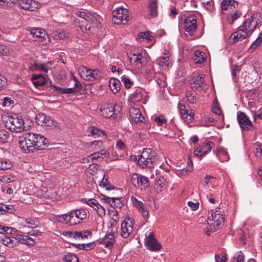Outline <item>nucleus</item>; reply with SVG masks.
Listing matches in <instances>:
<instances>
[{
	"label": "nucleus",
	"instance_id": "10",
	"mask_svg": "<svg viewBox=\"0 0 262 262\" xmlns=\"http://www.w3.org/2000/svg\"><path fill=\"white\" fill-rule=\"evenodd\" d=\"M80 76L85 80L92 81L98 79L101 76V72L97 69L91 70L85 67L79 69Z\"/></svg>",
	"mask_w": 262,
	"mask_h": 262
},
{
	"label": "nucleus",
	"instance_id": "13",
	"mask_svg": "<svg viewBox=\"0 0 262 262\" xmlns=\"http://www.w3.org/2000/svg\"><path fill=\"white\" fill-rule=\"evenodd\" d=\"M204 77L203 74H198L192 77L190 82L192 90L201 91L207 89Z\"/></svg>",
	"mask_w": 262,
	"mask_h": 262
},
{
	"label": "nucleus",
	"instance_id": "31",
	"mask_svg": "<svg viewBox=\"0 0 262 262\" xmlns=\"http://www.w3.org/2000/svg\"><path fill=\"white\" fill-rule=\"evenodd\" d=\"M120 81L115 78H112L110 80L109 87L111 91L114 94L120 90Z\"/></svg>",
	"mask_w": 262,
	"mask_h": 262
},
{
	"label": "nucleus",
	"instance_id": "54",
	"mask_svg": "<svg viewBox=\"0 0 262 262\" xmlns=\"http://www.w3.org/2000/svg\"><path fill=\"white\" fill-rule=\"evenodd\" d=\"M82 200L90 206L94 208V210L95 208H96V206L99 204L98 201L95 199H90L87 200L86 199H82Z\"/></svg>",
	"mask_w": 262,
	"mask_h": 262
},
{
	"label": "nucleus",
	"instance_id": "2",
	"mask_svg": "<svg viewBox=\"0 0 262 262\" xmlns=\"http://www.w3.org/2000/svg\"><path fill=\"white\" fill-rule=\"evenodd\" d=\"M138 165L142 168H151L160 165L157 153L151 148H144L141 155L138 156Z\"/></svg>",
	"mask_w": 262,
	"mask_h": 262
},
{
	"label": "nucleus",
	"instance_id": "11",
	"mask_svg": "<svg viewBox=\"0 0 262 262\" xmlns=\"http://www.w3.org/2000/svg\"><path fill=\"white\" fill-rule=\"evenodd\" d=\"M237 120L241 128L244 131L253 130L254 127L248 116L242 112L237 113Z\"/></svg>",
	"mask_w": 262,
	"mask_h": 262
},
{
	"label": "nucleus",
	"instance_id": "62",
	"mask_svg": "<svg viewBox=\"0 0 262 262\" xmlns=\"http://www.w3.org/2000/svg\"><path fill=\"white\" fill-rule=\"evenodd\" d=\"M36 68L45 73H47L49 69L45 64H35Z\"/></svg>",
	"mask_w": 262,
	"mask_h": 262
},
{
	"label": "nucleus",
	"instance_id": "37",
	"mask_svg": "<svg viewBox=\"0 0 262 262\" xmlns=\"http://www.w3.org/2000/svg\"><path fill=\"white\" fill-rule=\"evenodd\" d=\"M143 97L142 90L140 89L136 90V91L129 97L131 101L136 102L140 101Z\"/></svg>",
	"mask_w": 262,
	"mask_h": 262
},
{
	"label": "nucleus",
	"instance_id": "64",
	"mask_svg": "<svg viewBox=\"0 0 262 262\" xmlns=\"http://www.w3.org/2000/svg\"><path fill=\"white\" fill-rule=\"evenodd\" d=\"M212 112L215 114L220 115L221 113V111L218 106L217 103H214L212 107Z\"/></svg>",
	"mask_w": 262,
	"mask_h": 262
},
{
	"label": "nucleus",
	"instance_id": "47",
	"mask_svg": "<svg viewBox=\"0 0 262 262\" xmlns=\"http://www.w3.org/2000/svg\"><path fill=\"white\" fill-rule=\"evenodd\" d=\"M90 134V135L94 136L95 137L100 136V134H102L103 135L105 136V134L104 133L103 131L100 130L98 128L94 126H92L91 127Z\"/></svg>",
	"mask_w": 262,
	"mask_h": 262
},
{
	"label": "nucleus",
	"instance_id": "17",
	"mask_svg": "<svg viewBox=\"0 0 262 262\" xmlns=\"http://www.w3.org/2000/svg\"><path fill=\"white\" fill-rule=\"evenodd\" d=\"M75 80V87L73 88H62L53 85L56 91H57L60 94H73L77 93L80 91L81 88V85L80 82L76 79Z\"/></svg>",
	"mask_w": 262,
	"mask_h": 262
},
{
	"label": "nucleus",
	"instance_id": "51",
	"mask_svg": "<svg viewBox=\"0 0 262 262\" xmlns=\"http://www.w3.org/2000/svg\"><path fill=\"white\" fill-rule=\"evenodd\" d=\"M214 144L213 142L206 143L202 148L203 154H206L208 151H210L211 148L214 146Z\"/></svg>",
	"mask_w": 262,
	"mask_h": 262
},
{
	"label": "nucleus",
	"instance_id": "40",
	"mask_svg": "<svg viewBox=\"0 0 262 262\" xmlns=\"http://www.w3.org/2000/svg\"><path fill=\"white\" fill-rule=\"evenodd\" d=\"M157 62L160 66L166 69L168 67L170 63L169 58L168 56L161 57L157 59Z\"/></svg>",
	"mask_w": 262,
	"mask_h": 262
},
{
	"label": "nucleus",
	"instance_id": "29",
	"mask_svg": "<svg viewBox=\"0 0 262 262\" xmlns=\"http://www.w3.org/2000/svg\"><path fill=\"white\" fill-rule=\"evenodd\" d=\"M127 223L125 222H123L121 224L120 235L123 238L127 237L129 235L132 233L133 229V223L130 222L129 226L128 228H125V225Z\"/></svg>",
	"mask_w": 262,
	"mask_h": 262
},
{
	"label": "nucleus",
	"instance_id": "35",
	"mask_svg": "<svg viewBox=\"0 0 262 262\" xmlns=\"http://www.w3.org/2000/svg\"><path fill=\"white\" fill-rule=\"evenodd\" d=\"M90 21H88L90 25L92 26H96L98 24H100L101 18L97 13H90ZM91 27V26H89V28Z\"/></svg>",
	"mask_w": 262,
	"mask_h": 262
},
{
	"label": "nucleus",
	"instance_id": "63",
	"mask_svg": "<svg viewBox=\"0 0 262 262\" xmlns=\"http://www.w3.org/2000/svg\"><path fill=\"white\" fill-rule=\"evenodd\" d=\"M55 37L56 39L58 38L59 39H62L66 37H68V34H67L65 32L62 31L59 32V33L55 34Z\"/></svg>",
	"mask_w": 262,
	"mask_h": 262
},
{
	"label": "nucleus",
	"instance_id": "9",
	"mask_svg": "<svg viewBox=\"0 0 262 262\" xmlns=\"http://www.w3.org/2000/svg\"><path fill=\"white\" fill-rule=\"evenodd\" d=\"M113 21L116 24H125L127 22L128 17V11L126 9L119 8L114 10L113 12Z\"/></svg>",
	"mask_w": 262,
	"mask_h": 262
},
{
	"label": "nucleus",
	"instance_id": "30",
	"mask_svg": "<svg viewBox=\"0 0 262 262\" xmlns=\"http://www.w3.org/2000/svg\"><path fill=\"white\" fill-rule=\"evenodd\" d=\"M206 58L205 53L200 51H196L193 60L195 64L202 66L205 61Z\"/></svg>",
	"mask_w": 262,
	"mask_h": 262
},
{
	"label": "nucleus",
	"instance_id": "45",
	"mask_svg": "<svg viewBox=\"0 0 262 262\" xmlns=\"http://www.w3.org/2000/svg\"><path fill=\"white\" fill-rule=\"evenodd\" d=\"M63 262H79L78 258L73 254L66 255L63 258Z\"/></svg>",
	"mask_w": 262,
	"mask_h": 262
},
{
	"label": "nucleus",
	"instance_id": "22",
	"mask_svg": "<svg viewBox=\"0 0 262 262\" xmlns=\"http://www.w3.org/2000/svg\"><path fill=\"white\" fill-rule=\"evenodd\" d=\"M116 107L119 108V106L118 105H113V104H108L107 106L100 110L102 112V115L106 118H110L113 117L114 115L116 116L117 114L116 112L117 111V108H116Z\"/></svg>",
	"mask_w": 262,
	"mask_h": 262
},
{
	"label": "nucleus",
	"instance_id": "32",
	"mask_svg": "<svg viewBox=\"0 0 262 262\" xmlns=\"http://www.w3.org/2000/svg\"><path fill=\"white\" fill-rule=\"evenodd\" d=\"M133 202L134 205L136 206L139 211L142 213L143 216L145 218L147 217L148 215V212L144 207V205L142 202L138 201L136 198L134 199Z\"/></svg>",
	"mask_w": 262,
	"mask_h": 262
},
{
	"label": "nucleus",
	"instance_id": "24",
	"mask_svg": "<svg viewBox=\"0 0 262 262\" xmlns=\"http://www.w3.org/2000/svg\"><path fill=\"white\" fill-rule=\"evenodd\" d=\"M180 113L183 120L188 123L192 121L194 119V114L188 113V111L185 109V106L182 104L179 105Z\"/></svg>",
	"mask_w": 262,
	"mask_h": 262
},
{
	"label": "nucleus",
	"instance_id": "55",
	"mask_svg": "<svg viewBox=\"0 0 262 262\" xmlns=\"http://www.w3.org/2000/svg\"><path fill=\"white\" fill-rule=\"evenodd\" d=\"M112 202L110 204L111 206H116V207H121L123 204L120 198H112Z\"/></svg>",
	"mask_w": 262,
	"mask_h": 262
},
{
	"label": "nucleus",
	"instance_id": "25",
	"mask_svg": "<svg viewBox=\"0 0 262 262\" xmlns=\"http://www.w3.org/2000/svg\"><path fill=\"white\" fill-rule=\"evenodd\" d=\"M238 3L234 0H223L221 3L222 12L227 10H232V8L238 7Z\"/></svg>",
	"mask_w": 262,
	"mask_h": 262
},
{
	"label": "nucleus",
	"instance_id": "26",
	"mask_svg": "<svg viewBox=\"0 0 262 262\" xmlns=\"http://www.w3.org/2000/svg\"><path fill=\"white\" fill-rule=\"evenodd\" d=\"M90 13H86L84 11H76L75 15L78 18H76L75 21L78 23H85L90 21Z\"/></svg>",
	"mask_w": 262,
	"mask_h": 262
},
{
	"label": "nucleus",
	"instance_id": "34",
	"mask_svg": "<svg viewBox=\"0 0 262 262\" xmlns=\"http://www.w3.org/2000/svg\"><path fill=\"white\" fill-rule=\"evenodd\" d=\"M148 4L149 14L152 17H156L158 14L157 1L149 0Z\"/></svg>",
	"mask_w": 262,
	"mask_h": 262
},
{
	"label": "nucleus",
	"instance_id": "27",
	"mask_svg": "<svg viewBox=\"0 0 262 262\" xmlns=\"http://www.w3.org/2000/svg\"><path fill=\"white\" fill-rule=\"evenodd\" d=\"M31 33L35 37L38 38H42L44 39L45 41L43 43L47 44L48 42H49L50 40L47 34L45 33V32L41 29L38 28H33L31 30Z\"/></svg>",
	"mask_w": 262,
	"mask_h": 262
},
{
	"label": "nucleus",
	"instance_id": "44",
	"mask_svg": "<svg viewBox=\"0 0 262 262\" xmlns=\"http://www.w3.org/2000/svg\"><path fill=\"white\" fill-rule=\"evenodd\" d=\"M197 28V24H185L184 29L185 32L188 33L189 35H192L194 32L195 31Z\"/></svg>",
	"mask_w": 262,
	"mask_h": 262
},
{
	"label": "nucleus",
	"instance_id": "38",
	"mask_svg": "<svg viewBox=\"0 0 262 262\" xmlns=\"http://www.w3.org/2000/svg\"><path fill=\"white\" fill-rule=\"evenodd\" d=\"M13 167L12 163L7 159L0 160V170H6L10 169Z\"/></svg>",
	"mask_w": 262,
	"mask_h": 262
},
{
	"label": "nucleus",
	"instance_id": "23",
	"mask_svg": "<svg viewBox=\"0 0 262 262\" xmlns=\"http://www.w3.org/2000/svg\"><path fill=\"white\" fill-rule=\"evenodd\" d=\"M129 61L131 63H135L138 66H144L146 63V60L142 56L141 53H134L128 56Z\"/></svg>",
	"mask_w": 262,
	"mask_h": 262
},
{
	"label": "nucleus",
	"instance_id": "4",
	"mask_svg": "<svg viewBox=\"0 0 262 262\" xmlns=\"http://www.w3.org/2000/svg\"><path fill=\"white\" fill-rule=\"evenodd\" d=\"M224 222L223 215L212 212L211 216H208L207 230L206 231L207 235L209 236L210 231L215 232L221 228L222 224Z\"/></svg>",
	"mask_w": 262,
	"mask_h": 262
},
{
	"label": "nucleus",
	"instance_id": "61",
	"mask_svg": "<svg viewBox=\"0 0 262 262\" xmlns=\"http://www.w3.org/2000/svg\"><path fill=\"white\" fill-rule=\"evenodd\" d=\"M154 120L155 122H156L159 126L162 125L164 123H166L167 121L164 118H161L159 116H156L154 119Z\"/></svg>",
	"mask_w": 262,
	"mask_h": 262
},
{
	"label": "nucleus",
	"instance_id": "6",
	"mask_svg": "<svg viewBox=\"0 0 262 262\" xmlns=\"http://www.w3.org/2000/svg\"><path fill=\"white\" fill-rule=\"evenodd\" d=\"M262 20L261 14L259 13H255L252 16L245 20L242 26L239 28H242L248 33L251 34L256 29L258 24H260Z\"/></svg>",
	"mask_w": 262,
	"mask_h": 262
},
{
	"label": "nucleus",
	"instance_id": "57",
	"mask_svg": "<svg viewBox=\"0 0 262 262\" xmlns=\"http://www.w3.org/2000/svg\"><path fill=\"white\" fill-rule=\"evenodd\" d=\"M95 210L97 211L98 214L101 217L104 216L105 214V209L99 204L95 208Z\"/></svg>",
	"mask_w": 262,
	"mask_h": 262
},
{
	"label": "nucleus",
	"instance_id": "36",
	"mask_svg": "<svg viewBox=\"0 0 262 262\" xmlns=\"http://www.w3.org/2000/svg\"><path fill=\"white\" fill-rule=\"evenodd\" d=\"M56 219L57 221L60 223L63 224H67L70 225H73L72 224L71 216L70 215V212L67 214L58 215Z\"/></svg>",
	"mask_w": 262,
	"mask_h": 262
},
{
	"label": "nucleus",
	"instance_id": "33",
	"mask_svg": "<svg viewBox=\"0 0 262 262\" xmlns=\"http://www.w3.org/2000/svg\"><path fill=\"white\" fill-rule=\"evenodd\" d=\"M146 246H161L158 243L157 239L155 238V235L153 232H150L149 234L145 237Z\"/></svg>",
	"mask_w": 262,
	"mask_h": 262
},
{
	"label": "nucleus",
	"instance_id": "50",
	"mask_svg": "<svg viewBox=\"0 0 262 262\" xmlns=\"http://www.w3.org/2000/svg\"><path fill=\"white\" fill-rule=\"evenodd\" d=\"M138 37L139 38H142L145 39L147 41H151L154 39V37L151 35L148 32H142L139 33Z\"/></svg>",
	"mask_w": 262,
	"mask_h": 262
},
{
	"label": "nucleus",
	"instance_id": "1",
	"mask_svg": "<svg viewBox=\"0 0 262 262\" xmlns=\"http://www.w3.org/2000/svg\"><path fill=\"white\" fill-rule=\"evenodd\" d=\"M2 233H7L12 234L16 232L14 228L9 227H2ZM0 243L4 246H8L9 244L16 246L19 244L27 245V246H34L35 244V239L32 238L28 235H23L18 234L16 237H14L11 235H4L3 237L0 238Z\"/></svg>",
	"mask_w": 262,
	"mask_h": 262
},
{
	"label": "nucleus",
	"instance_id": "5",
	"mask_svg": "<svg viewBox=\"0 0 262 262\" xmlns=\"http://www.w3.org/2000/svg\"><path fill=\"white\" fill-rule=\"evenodd\" d=\"M6 128L13 132L19 133L25 129L24 121L21 117H10L5 121Z\"/></svg>",
	"mask_w": 262,
	"mask_h": 262
},
{
	"label": "nucleus",
	"instance_id": "49",
	"mask_svg": "<svg viewBox=\"0 0 262 262\" xmlns=\"http://www.w3.org/2000/svg\"><path fill=\"white\" fill-rule=\"evenodd\" d=\"M109 214L114 223H118L119 219V214L118 211L114 208L112 210L109 211Z\"/></svg>",
	"mask_w": 262,
	"mask_h": 262
},
{
	"label": "nucleus",
	"instance_id": "28",
	"mask_svg": "<svg viewBox=\"0 0 262 262\" xmlns=\"http://www.w3.org/2000/svg\"><path fill=\"white\" fill-rule=\"evenodd\" d=\"M108 155V152L105 150H101L100 151L94 152L90 155L86 159L88 161L91 160L93 162L94 160L103 159L104 158L107 157Z\"/></svg>",
	"mask_w": 262,
	"mask_h": 262
},
{
	"label": "nucleus",
	"instance_id": "3",
	"mask_svg": "<svg viewBox=\"0 0 262 262\" xmlns=\"http://www.w3.org/2000/svg\"><path fill=\"white\" fill-rule=\"evenodd\" d=\"M35 134L28 133L19 137V146L26 153L33 152L35 151Z\"/></svg>",
	"mask_w": 262,
	"mask_h": 262
},
{
	"label": "nucleus",
	"instance_id": "18",
	"mask_svg": "<svg viewBox=\"0 0 262 262\" xmlns=\"http://www.w3.org/2000/svg\"><path fill=\"white\" fill-rule=\"evenodd\" d=\"M249 35V33L242 28L233 33L230 37V42L235 43L238 40H242Z\"/></svg>",
	"mask_w": 262,
	"mask_h": 262
},
{
	"label": "nucleus",
	"instance_id": "39",
	"mask_svg": "<svg viewBox=\"0 0 262 262\" xmlns=\"http://www.w3.org/2000/svg\"><path fill=\"white\" fill-rule=\"evenodd\" d=\"M166 182V180L163 177L160 178L155 182V189L159 191H161L165 187Z\"/></svg>",
	"mask_w": 262,
	"mask_h": 262
},
{
	"label": "nucleus",
	"instance_id": "41",
	"mask_svg": "<svg viewBox=\"0 0 262 262\" xmlns=\"http://www.w3.org/2000/svg\"><path fill=\"white\" fill-rule=\"evenodd\" d=\"M10 134L5 129H0V143H5L8 142Z\"/></svg>",
	"mask_w": 262,
	"mask_h": 262
},
{
	"label": "nucleus",
	"instance_id": "15",
	"mask_svg": "<svg viewBox=\"0 0 262 262\" xmlns=\"http://www.w3.org/2000/svg\"><path fill=\"white\" fill-rule=\"evenodd\" d=\"M131 181L135 187L141 186L145 188L149 185L148 179L144 176H139L137 173H134L132 176Z\"/></svg>",
	"mask_w": 262,
	"mask_h": 262
},
{
	"label": "nucleus",
	"instance_id": "58",
	"mask_svg": "<svg viewBox=\"0 0 262 262\" xmlns=\"http://www.w3.org/2000/svg\"><path fill=\"white\" fill-rule=\"evenodd\" d=\"M121 80L125 85L126 89H129L133 84V82L130 79L123 76L121 77Z\"/></svg>",
	"mask_w": 262,
	"mask_h": 262
},
{
	"label": "nucleus",
	"instance_id": "56",
	"mask_svg": "<svg viewBox=\"0 0 262 262\" xmlns=\"http://www.w3.org/2000/svg\"><path fill=\"white\" fill-rule=\"evenodd\" d=\"M25 222L28 225H25L26 226H27L29 228H31L32 229L38 227V223L37 222H35L32 220L28 219L26 220Z\"/></svg>",
	"mask_w": 262,
	"mask_h": 262
},
{
	"label": "nucleus",
	"instance_id": "52",
	"mask_svg": "<svg viewBox=\"0 0 262 262\" xmlns=\"http://www.w3.org/2000/svg\"><path fill=\"white\" fill-rule=\"evenodd\" d=\"M262 42V32L260 33L256 40L251 45L250 49L254 50Z\"/></svg>",
	"mask_w": 262,
	"mask_h": 262
},
{
	"label": "nucleus",
	"instance_id": "60",
	"mask_svg": "<svg viewBox=\"0 0 262 262\" xmlns=\"http://www.w3.org/2000/svg\"><path fill=\"white\" fill-rule=\"evenodd\" d=\"M215 258L216 262H226L227 260V257L225 254H216Z\"/></svg>",
	"mask_w": 262,
	"mask_h": 262
},
{
	"label": "nucleus",
	"instance_id": "46",
	"mask_svg": "<svg viewBox=\"0 0 262 262\" xmlns=\"http://www.w3.org/2000/svg\"><path fill=\"white\" fill-rule=\"evenodd\" d=\"M197 24L196 17L194 14L188 15L184 20V24Z\"/></svg>",
	"mask_w": 262,
	"mask_h": 262
},
{
	"label": "nucleus",
	"instance_id": "12",
	"mask_svg": "<svg viewBox=\"0 0 262 262\" xmlns=\"http://www.w3.org/2000/svg\"><path fill=\"white\" fill-rule=\"evenodd\" d=\"M31 80L36 87L42 86L44 87L43 89H46L48 91H50L49 88H53V85H52L51 81L48 80L40 74H33L31 77Z\"/></svg>",
	"mask_w": 262,
	"mask_h": 262
},
{
	"label": "nucleus",
	"instance_id": "48",
	"mask_svg": "<svg viewBox=\"0 0 262 262\" xmlns=\"http://www.w3.org/2000/svg\"><path fill=\"white\" fill-rule=\"evenodd\" d=\"M100 186L105 187L107 190L114 189L115 187L111 185L109 183L107 179H105V174L103 176V178L100 183Z\"/></svg>",
	"mask_w": 262,
	"mask_h": 262
},
{
	"label": "nucleus",
	"instance_id": "59",
	"mask_svg": "<svg viewBox=\"0 0 262 262\" xmlns=\"http://www.w3.org/2000/svg\"><path fill=\"white\" fill-rule=\"evenodd\" d=\"M239 241L241 242V244L242 245L250 244V240L247 238L245 233L241 234V236L239 237Z\"/></svg>",
	"mask_w": 262,
	"mask_h": 262
},
{
	"label": "nucleus",
	"instance_id": "8",
	"mask_svg": "<svg viewBox=\"0 0 262 262\" xmlns=\"http://www.w3.org/2000/svg\"><path fill=\"white\" fill-rule=\"evenodd\" d=\"M35 120L38 125L44 126L47 129H52L57 126L56 121L53 118L46 116L44 114H37L36 116Z\"/></svg>",
	"mask_w": 262,
	"mask_h": 262
},
{
	"label": "nucleus",
	"instance_id": "16",
	"mask_svg": "<svg viewBox=\"0 0 262 262\" xmlns=\"http://www.w3.org/2000/svg\"><path fill=\"white\" fill-rule=\"evenodd\" d=\"M18 6L21 9L30 11H34L40 7V4L33 0H22Z\"/></svg>",
	"mask_w": 262,
	"mask_h": 262
},
{
	"label": "nucleus",
	"instance_id": "19",
	"mask_svg": "<svg viewBox=\"0 0 262 262\" xmlns=\"http://www.w3.org/2000/svg\"><path fill=\"white\" fill-rule=\"evenodd\" d=\"M130 117L132 121L136 124L142 123L145 120L139 108L132 107L129 110Z\"/></svg>",
	"mask_w": 262,
	"mask_h": 262
},
{
	"label": "nucleus",
	"instance_id": "53",
	"mask_svg": "<svg viewBox=\"0 0 262 262\" xmlns=\"http://www.w3.org/2000/svg\"><path fill=\"white\" fill-rule=\"evenodd\" d=\"M262 42V32L260 33L256 40L251 45L250 49L254 50Z\"/></svg>",
	"mask_w": 262,
	"mask_h": 262
},
{
	"label": "nucleus",
	"instance_id": "21",
	"mask_svg": "<svg viewBox=\"0 0 262 262\" xmlns=\"http://www.w3.org/2000/svg\"><path fill=\"white\" fill-rule=\"evenodd\" d=\"M35 151L38 150H42L45 146H47L49 143L48 140L43 136L36 134L35 139Z\"/></svg>",
	"mask_w": 262,
	"mask_h": 262
},
{
	"label": "nucleus",
	"instance_id": "43",
	"mask_svg": "<svg viewBox=\"0 0 262 262\" xmlns=\"http://www.w3.org/2000/svg\"><path fill=\"white\" fill-rule=\"evenodd\" d=\"M186 97L187 100L192 104H194L196 102V93L191 91H187L186 94Z\"/></svg>",
	"mask_w": 262,
	"mask_h": 262
},
{
	"label": "nucleus",
	"instance_id": "42",
	"mask_svg": "<svg viewBox=\"0 0 262 262\" xmlns=\"http://www.w3.org/2000/svg\"><path fill=\"white\" fill-rule=\"evenodd\" d=\"M103 244H105V246H113L114 242V233L111 234L110 233L107 234L104 239L102 240Z\"/></svg>",
	"mask_w": 262,
	"mask_h": 262
},
{
	"label": "nucleus",
	"instance_id": "7",
	"mask_svg": "<svg viewBox=\"0 0 262 262\" xmlns=\"http://www.w3.org/2000/svg\"><path fill=\"white\" fill-rule=\"evenodd\" d=\"M66 234L68 235L69 237H73L76 239H78L79 242H80L81 240L85 241L86 239H88L89 237H91L92 233L91 231L89 230H85L81 232H67ZM94 242H84L83 243H73L72 244V246H92V245L94 244Z\"/></svg>",
	"mask_w": 262,
	"mask_h": 262
},
{
	"label": "nucleus",
	"instance_id": "20",
	"mask_svg": "<svg viewBox=\"0 0 262 262\" xmlns=\"http://www.w3.org/2000/svg\"><path fill=\"white\" fill-rule=\"evenodd\" d=\"M246 14H244L243 9L241 7L236 9L234 11H232L227 16V20L229 24L232 25L235 20L241 17L242 16L245 17Z\"/></svg>",
	"mask_w": 262,
	"mask_h": 262
},
{
	"label": "nucleus",
	"instance_id": "14",
	"mask_svg": "<svg viewBox=\"0 0 262 262\" xmlns=\"http://www.w3.org/2000/svg\"><path fill=\"white\" fill-rule=\"evenodd\" d=\"M71 216L72 224L73 225L80 223L86 217V213L83 209L74 210L70 212Z\"/></svg>",
	"mask_w": 262,
	"mask_h": 262
}]
</instances>
